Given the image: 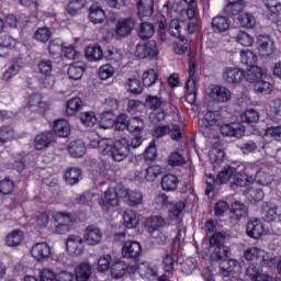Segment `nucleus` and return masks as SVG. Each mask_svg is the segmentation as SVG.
<instances>
[{
  "instance_id": "49530a36",
  "label": "nucleus",
  "mask_w": 281,
  "mask_h": 281,
  "mask_svg": "<svg viewBox=\"0 0 281 281\" xmlns=\"http://www.w3.org/2000/svg\"><path fill=\"white\" fill-rule=\"evenodd\" d=\"M65 43L60 38H54L48 44V54L53 58H60L63 56V52L65 49Z\"/></svg>"
},
{
  "instance_id": "774afa93",
  "label": "nucleus",
  "mask_w": 281,
  "mask_h": 281,
  "mask_svg": "<svg viewBox=\"0 0 281 281\" xmlns=\"http://www.w3.org/2000/svg\"><path fill=\"white\" fill-rule=\"evenodd\" d=\"M268 115H278L281 117V98L272 99L266 106Z\"/></svg>"
},
{
  "instance_id": "7ed1b4c3",
  "label": "nucleus",
  "mask_w": 281,
  "mask_h": 281,
  "mask_svg": "<svg viewBox=\"0 0 281 281\" xmlns=\"http://www.w3.org/2000/svg\"><path fill=\"white\" fill-rule=\"evenodd\" d=\"M252 168L254 164L249 162L228 166L217 175V181L220 183H229L231 181L232 190L249 187L254 183V176H249Z\"/></svg>"
},
{
  "instance_id": "c85d7f7f",
  "label": "nucleus",
  "mask_w": 281,
  "mask_h": 281,
  "mask_svg": "<svg viewBox=\"0 0 281 281\" xmlns=\"http://www.w3.org/2000/svg\"><path fill=\"white\" fill-rule=\"evenodd\" d=\"M210 260L213 262H224L229 258V254H232V249L228 246H220L215 248H210Z\"/></svg>"
},
{
  "instance_id": "603ef678",
  "label": "nucleus",
  "mask_w": 281,
  "mask_h": 281,
  "mask_svg": "<svg viewBox=\"0 0 281 281\" xmlns=\"http://www.w3.org/2000/svg\"><path fill=\"white\" fill-rule=\"evenodd\" d=\"M246 5L247 2H245V0H228L226 12L233 16H238V14L245 10Z\"/></svg>"
},
{
  "instance_id": "58836bf2",
  "label": "nucleus",
  "mask_w": 281,
  "mask_h": 281,
  "mask_svg": "<svg viewBox=\"0 0 281 281\" xmlns=\"http://www.w3.org/2000/svg\"><path fill=\"white\" fill-rule=\"evenodd\" d=\"M86 58L89 63H100L104 58V50L99 45H90L86 48Z\"/></svg>"
},
{
  "instance_id": "cd10ccee",
  "label": "nucleus",
  "mask_w": 281,
  "mask_h": 281,
  "mask_svg": "<svg viewBox=\"0 0 281 281\" xmlns=\"http://www.w3.org/2000/svg\"><path fill=\"white\" fill-rule=\"evenodd\" d=\"M266 8V16L268 21H276L278 14L281 12V0H263Z\"/></svg>"
},
{
  "instance_id": "e2e57ef3",
  "label": "nucleus",
  "mask_w": 281,
  "mask_h": 281,
  "mask_svg": "<svg viewBox=\"0 0 281 281\" xmlns=\"http://www.w3.org/2000/svg\"><path fill=\"white\" fill-rule=\"evenodd\" d=\"M138 273L140 278L150 280V278H155L157 276V268L144 262L138 266Z\"/></svg>"
},
{
  "instance_id": "79ce46f5",
  "label": "nucleus",
  "mask_w": 281,
  "mask_h": 281,
  "mask_svg": "<svg viewBox=\"0 0 281 281\" xmlns=\"http://www.w3.org/2000/svg\"><path fill=\"white\" fill-rule=\"evenodd\" d=\"M262 68L258 66H252L248 70L244 71V80L247 82H250L252 85H256V82H260V79L263 76Z\"/></svg>"
},
{
  "instance_id": "8fccbe9b",
  "label": "nucleus",
  "mask_w": 281,
  "mask_h": 281,
  "mask_svg": "<svg viewBox=\"0 0 281 281\" xmlns=\"http://www.w3.org/2000/svg\"><path fill=\"white\" fill-rule=\"evenodd\" d=\"M123 223L127 229H135L139 225V216L133 210H126L123 214Z\"/></svg>"
},
{
  "instance_id": "b1692460",
  "label": "nucleus",
  "mask_w": 281,
  "mask_h": 281,
  "mask_svg": "<svg viewBox=\"0 0 281 281\" xmlns=\"http://www.w3.org/2000/svg\"><path fill=\"white\" fill-rule=\"evenodd\" d=\"M123 258H139L142 256V244L135 240H127L122 247Z\"/></svg>"
},
{
  "instance_id": "412c9836",
  "label": "nucleus",
  "mask_w": 281,
  "mask_h": 281,
  "mask_svg": "<svg viewBox=\"0 0 281 281\" xmlns=\"http://www.w3.org/2000/svg\"><path fill=\"white\" fill-rule=\"evenodd\" d=\"M255 181L259 186H271V183H273V166L262 165L260 169L256 172L254 182Z\"/></svg>"
},
{
  "instance_id": "393cba45",
  "label": "nucleus",
  "mask_w": 281,
  "mask_h": 281,
  "mask_svg": "<svg viewBox=\"0 0 281 281\" xmlns=\"http://www.w3.org/2000/svg\"><path fill=\"white\" fill-rule=\"evenodd\" d=\"M261 216L267 223H273V221H281V215L278 214V205L273 202H263Z\"/></svg>"
},
{
  "instance_id": "de8ad7c7",
  "label": "nucleus",
  "mask_w": 281,
  "mask_h": 281,
  "mask_svg": "<svg viewBox=\"0 0 281 281\" xmlns=\"http://www.w3.org/2000/svg\"><path fill=\"white\" fill-rule=\"evenodd\" d=\"M240 63L241 65H247L248 67H257L258 55L251 49H244L240 52Z\"/></svg>"
},
{
  "instance_id": "72a5a7b5",
  "label": "nucleus",
  "mask_w": 281,
  "mask_h": 281,
  "mask_svg": "<svg viewBox=\"0 0 281 281\" xmlns=\"http://www.w3.org/2000/svg\"><path fill=\"white\" fill-rule=\"evenodd\" d=\"M53 131L57 137H67L71 134V124L65 119H59L54 122Z\"/></svg>"
},
{
  "instance_id": "473e14b6",
  "label": "nucleus",
  "mask_w": 281,
  "mask_h": 281,
  "mask_svg": "<svg viewBox=\"0 0 281 281\" xmlns=\"http://www.w3.org/2000/svg\"><path fill=\"white\" fill-rule=\"evenodd\" d=\"M30 23V18L27 15L22 14L19 19L14 16V14H9L4 18L3 25L8 27H20L23 30Z\"/></svg>"
},
{
  "instance_id": "f8f14e48",
  "label": "nucleus",
  "mask_w": 281,
  "mask_h": 281,
  "mask_svg": "<svg viewBox=\"0 0 281 281\" xmlns=\"http://www.w3.org/2000/svg\"><path fill=\"white\" fill-rule=\"evenodd\" d=\"M259 47V56L262 58H273L276 56V43L268 35H259L257 37Z\"/></svg>"
},
{
  "instance_id": "4be33fe9",
  "label": "nucleus",
  "mask_w": 281,
  "mask_h": 281,
  "mask_svg": "<svg viewBox=\"0 0 281 281\" xmlns=\"http://www.w3.org/2000/svg\"><path fill=\"white\" fill-rule=\"evenodd\" d=\"M210 161L213 165V168H218L223 161H225V151H223V147L221 146V140L215 137V140L211 147Z\"/></svg>"
},
{
  "instance_id": "9b49d317",
  "label": "nucleus",
  "mask_w": 281,
  "mask_h": 281,
  "mask_svg": "<svg viewBox=\"0 0 281 281\" xmlns=\"http://www.w3.org/2000/svg\"><path fill=\"white\" fill-rule=\"evenodd\" d=\"M259 47V56L262 58H273L276 56V43L268 35H259L257 37Z\"/></svg>"
},
{
  "instance_id": "c756f323",
  "label": "nucleus",
  "mask_w": 281,
  "mask_h": 281,
  "mask_svg": "<svg viewBox=\"0 0 281 281\" xmlns=\"http://www.w3.org/2000/svg\"><path fill=\"white\" fill-rule=\"evenodd\" d=\"M52 142H54V133L43 132L35 137L34 148L35 150H45L46 148H49Z\"/></svg>"
},
{
  "instance_id": "13d9d810",
  "label": "nucleus",
  "mask_w": 281,
  "mask_h": 281,
  "mask_svg": "<svg viewBox=\"0 0 281 281\" xmlns=\"http://www.w3.org/2000/svg\"><path fill=\"white\" fill-rule=\"evenodd\" d=\"M235 41L238 43V45H241V47H252L254 43H256V38L245 31H239L235 37Z\"/></svg>"
},
{
  "instance_id": "338daca9",
  "label": "nucleus",
  "mask_w": 281,
  "mask_h": 281,
  "mask_svg": "<svg viewBox=\"0 0 281 281\" xmlns=\"http://www.w3.org/2000/svg\"><path fill=\"white\" fill-rule=\"evenodd\" d=\"M82 109V100L80 98H72L67 101L66 113L67 115H76Z\"/></svg>"
},
{
  "instance_id": "3c124183",
  "label": "nucleus",
  "mask_w": 281,
  "mask_h": 281,
  "mask_svg": "<svg viewBox=\"0 0 281 281\" xmlns=\"http://www.w3.org/2000/svg\"><path fill=\"white\" fill-rule=\"evenodd\" d=\"M244 194L249 203H260L265 199V191L262 189H256L254 187L248 188L244 191Z\"/></svg>"
},
{
  "instance_id": "f704fd0d",
  "label": "nucleus",
  "mask_w": 281,
  "mask_h": 281,
  "mask_svg": "<svg viewBox=\"0 0 281 281\" xmlns=\"http://www.w3.org/2000/svg\"><path fill=\"white\" fill-rule=\"evenodd\" d=\"M137 10L140 19H148L153 16L155 0H139L137 3Z\"/></svg>"
},
{
  "instance_id": "a19ab883",
  "label": "nucleus",
  "mask_w": 281,
  "mask_h": 281,
  "mask_svg": "<svg viewBox=\"0 0 281 281\" xmlns=\"http://www.w3.org/2000/svg\"><path fill=\"white\" fill-rule=\"evenodd\" d=\"M146 128V123L144 119L139 116H134L127 121V131L130 133H135L136 135H142L144 130Z\"/></svg>"
},
{
  "instance_id": "2f4dec72",
  "label": "nucleus",
  "mask_w": 281,
  "mask_h": 281,
  "mask_svg": "<svg viewBox=\"0 0 281 281\" xmlns=\"http://www.w3.org/2000/svg\"><path fill=\"white\" fill-rule=\"evenodd\" d=\"M246 273L252 281H274L273 277L263 273L259 266L250 265Z\"/></svg>"
},
{
  "instance_id": "dca6fc26",
  "label": "nucleus",
  "mask_w": 281,
  "mask_h": 281,
  "mask_svg": "<svg viewBox=\"0 0 281 281\" xmlns=\"http://www.w3.org/2000/svg\"><path fill=\"white\" fill-rule=\"evenodd\" d=\"M246 233L249 238L258 240V238L267 236V234H269V229L265 227V223H262V221L254 218L248 222Z\"/></svg>"
},
{
  "instance_id": "7c9ffc66",
  "label": "nucleus",
  "mask_w": 281,
  "mask_h": 281,
  "mask_svg": "<svg viewBox=\"0 0 281 281\" xmlns=\"http://www.w3.org/2000/svg\"><path fill=\"white\" fill-rule=\"evenodd\" d=\"M127 269H128V266L126 265V262L120 259H115L111 263L110 276L114 280H120L121 278H124V276H126Z\"/></svg>"
},
{
  "instance_id": "6e6552de",
  "label": "nucleus",
  "mask_w": 281,
  "mask_h": 281,
  "mask_svg": "<svg viewBox=\"0 0 281 281\" xmlns=\"http://www.w3.org/2000/svg\"><path fill=\"white\" fill-rule=\"evenodd\" d=\"M232 90L225 86H213L206 90L205 98H210L212 102L225 104L232 100Z\"/></svg>"
},
{
  "instance_id": "1a4fd4ad",
  "label": "nucleus",
  "mask_w": 281,
  "mask_h": 281,
  "mask_svg": "<svg viewBox=\"0 0 281 281\" xmlns=\"http://www.w3.org/2000/svg\"><path fill=\"white\" fill-rule=\"evenodd\" d=\"M66 251L72 258H80L85 254V239L79 235H69L66 238Z\"/></svg>"
},
{
  "instance_id": "4468645a",
  "label": "nucleus",
  "mask_w": 281,
  "mask_h": 281,
  "mask_svg": "<svg viewBox=\"0 0 281 281\" xmlns=\"http://www.w3.org/2000/svg\"><path fill=\"white\" fill-rule=\"evenodd\" d=\"M222 79L226 85H240L245 80V70L236 66H228L222 72Z\"/></svg>"
},
{
  "instance_id": "20e7f679",
  "label": "nucleus",
  "mask_w": 281,
  "mask_h": 281,
  "mask_svg": "<svg viewBox=\"0 0 281 281\" xmlns=\"http://www.w3.org/2000/svg\"><path fill=\"white\" fill-rule=\"evenodd\" d=\"M183 210H186V202H177L170 209L167 220L161 216H150L145 221V228L149 234H155V232L166 227V225H173V223L179 221V216H181Z\"/></svg>"
},
{
  "instance_id": "864d4df0",
  "label": "nucleus",
  "mask_w": 281,
  "mask_h": 281,
  "mask_svg": "<svg viewBox=\"0 0 281 281\" xmlns=\"http://www.w3.org/2000/svg\"><path fill=\"white\" fill-rule=\"evenodd\" d=\"M186 89V101L188 104H194V102H196V81L194 78H188Z\"/></svg>"
},
{
  "instance_id": "f3484780",
  "label": "nucleus",
  "mask_w": 281,
  "mask_h": 281,
  "mask_svg": "<svg viewBox=\"0 0 281 281\" xmlns=\"http://www.w3.org/2000/svg\"><path fill=\"white\" fill-rule=\"evenodd\" d=\"M166 135H170L171 139L179 142L181 139V127L179 125H158L153 131L154 137H164Z\"/></svg>"
},
{
  "instance_id": "5701e85b",
  "label": "nucleus",
  "mask_w": 281,
  "mask_h": 281,
  "mask_svg": "<svg viewBox=\"0 0 281 281\" xmlns=\"http://www.w3.org/2000/svg\"><path fill=\"white\" fill-rule=\"evenodd\" d=\"M133 30H135V19L124 18L117 21L115 26V34L121 38H125V36H131Z\"/></svg>"
},
{
  "instance_id": "052dcab7",
  "label": "nucleus",
  "mask_w": 281,
  "mask_h": 281,
  "mask_svg": "<svg viewBox=\"0 0 281 281\" xmlns=\"http://www.w3.org/2000/svg\"><path fill=\"white\" fill-rule=\"evenodd\" d=\"M113 257L111 255H102L98 259L97 271L99 273H106V271H111V265H113Z\"/></svg>"
},
{
  "instance_id": "a211bd4d",
  "label": "nucleus",
  "mask_w": 281,
  "mask_h": 281,
  "mask_svg": "<svg viewBox=\"0 0 281 281\" xmlns=\"http://www.w3.org/2000/svg\"><path fill=\"white\" fill-rule=\"evenodd\" d=\"M244 258L248 262H262L263 265H269V258L267 252L259 247L252 246L244 250Z\"/></svg>"
},
{
  "instance_id": "37998d69",
  "label": "nucleus",
  "mask_w": 281,
  "mask_h": 281,
  "mask_svg": "<svg viewBox=\"0 0 281 281\" xmlns=\"http://www.w3.org/2000/svg\"><path fill=\"white\" fill-rule=\"evenodd\" d=\"M231 218L238 221L245 216H247V205L245 203L235 201L231 204Z\"/></svg>"
},
{
  "instance_id": "bf43d9fd",
  "label": "nucleus",
  "mask_w": 281,
  "mask_h": 281,
  "mask_svg": "<svg viewBox=\"0 0 281 281\" xmlns=\"http://www.w3.org/2000/svg\"><path fill=\"white\" fill-rule=\"evenodd\" d=\"M240 120L245 124H256L260 120V112L256 109H248L241 112Z\"/></svg>"
},
{
  "instance_id": "9d476101",
  "label": "nucleus",
  "mask_w": 281,
  "mask_h": 281,
  "mask_svg": "<svg viewBox=\"0 0 281 281\" xmlns=\"http://www.w3.org/2000/svg\"><path fill=\"white\" fill-rule=\"evenodd\" d=\"M135 56H137V58H149L150 60H157V58H159V48L157 47V42L149 41L147 43L137 44Z\"/></svg>"
},
{
  "instance_id": "bb28decb",
  "label": "nucleus",
  "mask_w": 281,
  "mask_h": 281,
  "mask_svg": "<svg viewBox=\"0 0 281 281\" xmlns=\"http://www.w3.org/2000/svg\"><path fill=\"white\" fill-rule=\"evenodd\" d=\"M113 140L109 138H102L100 140L98 139H92L90 140V146L91 148H98V153L100 155H105L111 157L113 154Z\"/></svg>"
},
{
  "instance_id": "c9c22d12",
  "label": "nucleus",
  "mask_w": 281,
  "mask_h": 281,
  "mask_svg": "<svg viewBox=\"0 0 281 281\" xmlns=\"http://www.w3.org/2000/svg\"><path fill=\"white\" fill-rule=\"evenodd\" d=\"M106 19V13L102 10V7L92 5L89 9V21L93 25H102Z\"/></svg>"
},
{
  "instance_id": "39448f33",
  "label": "nucleus",
  "mask_w": 281,
  "mask_h": 281,
  "mask_svg": "<svg viewBox=\"0 0 281 281\" xmlns=\"http://www.w3.org/2000/svg\"><path fill=\"white\" fill-rule=\"evenodd\" d=\"M147 109H151L153 112L149 115L150 122L157 124V122H164L168 117L170 111V103L161 101L158 97L149 95L145 101Z\"/></svg>"
},
{
  "instance_id": "0eeeda50",
  "label": "nucleus",
  "mask_w": 281,
  "mask_h": 281,
  "mask_svg": "<svg viewBox=\"0 0 281 281\" xmlns=\"http://www.w3.org/2000/svg\"><path fill=\"white\" fill-rule=\"evenodd\" d=\"M131 155V139L123 137L114 142L111 158L121 164Z\"/></svg>"
},
{
  "instance_id": "0e129e2a",
  "label": "nucleus",
  "mask_w": 281,
  "mask_h": 281,
  "mask_svg": "<svg viewBox=\"0 0 281 281\" xmlns=\"http://www.w3.org/2000/svg\"><path fill=\"white\" fill-rule=\"evenodd\" d=\"M79 120L81 124L88 128H91L98 124V116H95V112L93 111L80 113Z\"/></svg>"
},
{
  "instance_id": "6e6d98bb",
  "label": "nucleus",
  "mask_w": 281,
  "mask_h": 281,
  "mask_svg": "<svg viewBox=\"0 0 281 281\" xmlns=\"http://www.w3.org/2000/svg\"><path fill=\"white\" fill-rule=\"evenodd\" d=\"M179 186V179L175 175H166L161 180V188L165 192H172L177 190Z\"/></svg>"
},
{
  "instance_id": "4c0bfd02",
  "label": "nucleus",
  "mask_w": 281,
  "mask_h": 281,
  "mask_svg": "<svg viewBox=\"0 0 281 281\" xmlns=\"http://www.w3.org/2000/svg\"><path fill=\"white\" fill-rule=\"evenodd\" d=\"M229 18L227 16L217 15L212 21V30L216 34H223V32H227V30H229Z\"/></svg>"
},
{
  "instance_id": "a18cd8bd",
  "label": "nucleus",
  "mask_w": 281,
  "mask_h": 281,
  "mask_svg": "<svg viewBox=\"0 0 281 281\" xmlns=\"http://www.w3.org/2000/svg\"><path fill=\"white\" fill-rule=\"evenodd\" d=\"M99 126L100 128H103V131H109V128H113V126H115V113H113L112 110L101 113Z\"/></svg>"
},
{
  "instance_id": "aec40b11",
  "label": "nucleus",
  "mask_w": 281,
  "mask_h": 281,
  "mask_svg": "<svg viewBox=\"0 0 281 281\" xmlns=\"http://www.w3.org/2000/svg\"><path fill=\"white\" fill-rule=\"evenodd\" d=\"M54 220L57 223L55 227L56 234H67L74 227L70 214L59 212L54 215Z\"/></svg>"
},
{
  "instance_id": "680f3d73",
  "label": "nucleus",
  "mask_w": 281,
  "mask_h": 281,
  "mask_svg": "<svg viewBox=\"0 0 281 281\" xmlns=\"http://www.w3.org/2000/svg\"><path fill=\"white\" fill-rule=\"evenodd\" d=\"M164 173V168L158 165L149 166L143 172L145 181H156L157 177Z\"/></svg>"
},
{
  "instance_id": "2eb2a0df",
  "label": "nucleus",
  "mask_w": 281,
  "mask_h": 281,
  "mask_svg": "<svg viewBox=\"0 0 281 281\" xmlns=\"http://www.w3.org/2000/svg\"><path fill=\"white\" fill-rule=\"evenodd\" d=\"M40 281H74V273L67 271L54 272L49 268L40 271Z\"/></svg>"
},
{
  "instance_id": "c03bdc74",
  "label": "nucleus",
  "mask_w": 281,
  "mask_h": 281,
  "mask_svg": "<svg viewBox=\"0 0 281 281\" xmlns=\"http://www.w3.org/2000/svg\"><path fill=\"white\" fill-rule=\"evenodd\" d=\"M68 153L71 157L80 158L87 153V145L81 139L74 140L68 146Z\"/></svg>"
},
{
  "instance_id": "5fc2aeb1",
  "label": "nucleus",
  "mask_w": 281,
  "mask_h": 281,
  "mask_svg": "<svg viewBox=\"0 0 281 281\" xmlns=\"http://www.w3.org/2000/svg\"><path fill=\"white\" fill-rule=\"evenodd\" d=\"M159 80V74L154 68H147L142 75V82L144 87H153Z\"/></svg>"
},
{
  "instance_id": "f03ea898",
  "label": "nucleus",
  "mask_w": 281,
  "mask_h": 281,
  "mask_svg": "<svg viewBox=\"0 0 281 281\" xmlns=\"http://www.w3.org/2000/svg\"><path fill=\"white\" fill-rule=\"evenodd\" d=\"M120 199H125L132 207L144 203V195L139 191H128V189L123 188L117 193L115 189L109 188L104 191L99 202L102 212H104V214H113L117 205H120Z\"/></svg>"
},
{
  "instance_id": "4d7b16f0",
  "label": "nucleus",
  "mask_w": 281,
  "mask_h": 281,
  "mask_svg": "<svg viewBox=\"0 0 281 281\" xmlns=\"http://www.w3.org/2000/svg\"><path fill=\"white\" fill-rule=\"evenodd\" d=\"M138 36L143 41L153 38L155 36V25L150 22H143L138 26Z\"/></svg>"
},
{
  "instance_id": "a878e982",
  "label": "nucleus",
  "mask_w": 281,
  "mask_h": 281,
  "mask_svg": "<svg viewBox=\"0 0 281 281\" xmlns=\"http://www.w3.org/2000/svg\"><path fill=\"white\" fill-rule=\"evenodd\" d=\"M232 273H240V262L236 259H226L220 263V274L229 278Z\"/></svg>"
},
{
  "instance_id": "ea45409f",
  "label": "nucleus",
  "mask_w": 281,
  "mask_h": 281,
  "mask_svg": "<svg viewBox=\"0 0 281 281\" xmlns=\"http://www.w3.org/2000/svg\"><path fill=\"white\" fill-rule=\"evenodd\" d=\"M30 104L31 106L35 108L37 114L49 111V102L43 101V98L38 93L30 95Z\"/></svg>"
},
{
  "instance_id": "6ab92c4d",
  "label": "nucleus",
  "mask_w": 281,
  "mask_h": 281,
  "mask_svg": "<svg viewBox=\"0 0 281 281\" xmlns=\"http://www.w3.org/2000/svg\"><path fill=\"white\" fill-rule=\"evenodd\" d=\"M31 256L37 262H44V260H48V258H50L52 247H49V244L45 241L36 243L31 249Z\"/></svg>"
},
{
  "instance_id": "09e8293b",
  "label": "nucleus",
  "mask_w": 281,
  "mask_h": 281,
  "mask_svg": "<svg viewBox=\"0 0 281 281\" xmlns=\"http://www.w3.org/2000/svg\"><path fill=\"white\" fill-rule=\"evenodd\" d=\"M23 240H25V235L23 234V231L15 229L8 234L5 238V244L8 245V247H19V245H21Z\"/></svg>"
},
{
  "instance_id": "ddd939ff",
  "label": "nucleus",
  "mask_w": 281,
  "mask_h": 281,
  "mask_svg": "<svg viewBox=\"0 0 281 281\" xmlns=\"http://www.w3.org/2000/svg\"><path fill=\"white\" fill-rule=\"evenodd\" d=\"M103 237L104 234L102 233V229H100V227L95 225H89L83 232L82 240L89 247H97V245H100V243H102Z\"/></svg>"
},
{
  "instance_id": "f257e3e1",
  "label": "nucleus",
  "mask_w": 281,
  "mask_h": 281,
  "mask_svg": "<svg viewBox=\"0 0 281 281\" xmlns=\"http://www.w3.org/2000/svg\"><path fill=\"white\" fill-rule=\"evenodd\" d=\"M198 126L204 137L209 139H212V137L218 139V135H216L217 131L224 137H237V139H240L245 135V125L239 122L221 125V112L218 111H207L205 113L201 111Z\"/></svg>"
},
{
  "instance_id": "e433bc0d",
  "label": "nucleus",
  "mask_w": 281,
  "mask_h": 281,
  "mask_svg": "<svg viewBox=\"0 0 281 281\" xmlns=\"http://www.w3.org/2000/svg\"><path fill=\"white\" fill-rule=\"evenodd\" d=\"M91 263L83 261L76 266L75 276L77 281H87L91 278Z\"/></svg>"
},
{
  "instance_id": "69168bd1",
  "label": "nucleus",
  "mask_w": 281,
  "mask_h": 281,
  "mask_svg": "<svg viewBox=\"0 0 281 281\" xmlns=\"http://www.w3.org/2000/svg\"><path fill=\"white\" fill-rule=\"evenodd\" d=\"M237 20L239 25L241 27H246V30H252V27H256V16L251 13L239 14Z\"/></svg>"
},
{
  "instance_id": "423d86ee",
  "label": "nucleus",
  "mask_w": 281,
  "mask_h": 281,
  "mask_svg": "<svg viewBox=\"0 0 281 281\" xmlns=\"http://www.w3.org/2000/svg\"><path fill=\"white\" fill-rule=\"evenodd\" d=\"M162 12L168 14L172 20L169 24V33L175 38H179L181 36V25H179V13L183 12L181 8V2L169 0L162 7Z\"/></svg>"
}]
</instances>
